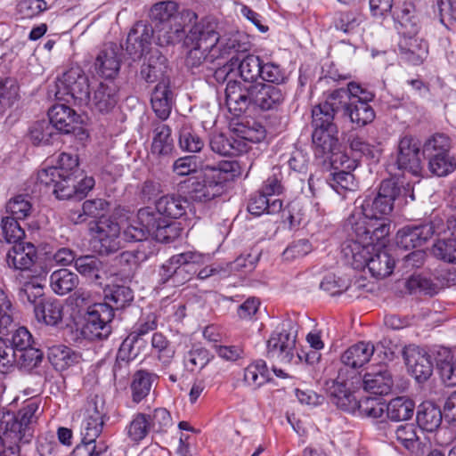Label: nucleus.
Wrapping results in <instances>:
<instances>
[{"instance_id":"obj_1","label":"nucleus","mask_w":456,"mask_h":456,"mask_svg":"<svg viewBox=\"0 0 456 456\" xmlns=\"http://www.w3.org/2000/svg\"><path fill=\"white\" fill-rule=\"evenodd\" d=\"M167 60L159 50L145 56L140 69V77L146 83L158 82L151 97L153 111L159 118H168L173 104V94L169 88V79L166 77Z\"/></svg>"},{"instance_id":"obj_2","label":"nucleus","mask_w":456,"mask_h":456,"mask_svg":"<svg viewBox=\"0 0 456 456\" xmlns=\"http://www.w3.org/2000/svg\"><path fill=\"white\" fill-rule=\"evenodd\" d=\"M216 27V22L202 19L189 29L185 45L192 48L188 52L185 60L188 68L196 69L206 62L214 61L216 45L219 39Z\"/></svg>"},{"instance_id":"obj_3","label":"nucleus","mask_w":456,"mask_h":456,"mask_svg":"<svg viewBox=\"0 0 456 456\" xmlns=\"http://www.w3.org/2000/svg\"><path fill=\"white\" fill-rule=\"evenodd\" d=\"M284 99L285 93L281 88L261 82L242 89V94L228 102L226 106L234 115H240L250 107L262 110H274Z\"/></svg>"},{"instance_id":"obj_4","label":"nucleus","mask_w":456,"mask_h":456,"mask_svg":"<svg viewBox=\"0 0 456 456\" xmlns=\"http://www.w3.org/2000/svg\"><path fill=\"white\" fill-rule=\"evenodd\" d=\"M342 253L354 269L368 267L373 277L389 276L395 268V260L386 251H379L370 256V249L361 242L346 240L342 245Z\"/></svg>"},{"instance_id":"obj_5","label":"nucleus","mask_w":456,"mask_h":456,"mask_svg":"<svg viewBox=\"0 0 456 456\" xmlns=\"http://www.w3.org/2000/svg\"><path fill=\"white\" fill-rule=\"evenodd\" d=\"M87 415L83 422L82 442L73 450L72 456H102L108 450L104 442L96 443L102 434L105 419H108L103 405L98 407L94 402L87 409Z\"/></svg>"},{"instance_id":"obj_6","label":"nucleus","mask_w":456,"mask_h":456,"mask_svg":"<svg viewBox=\"0 0 456 456\" xmlns=\"http://www.w3.org/2000/svg\"><path fill=\"white\" fill-rule=\"evenodd\" d=\"M78 166L77 154L60 153L54 166L43 168L38 172L36 183L37 190L43 193L42 196L49 195L55 183H69L78 171Z\"/></svg>"},{"instance_id":"obj_7","label":"nucleus","mask_w":456,"mask_h":456,"mask_svg":"<svg viewBox=\"0 0 456 456\" xmlns=\"http://www.w3.org/2000/svg\"><path fill=\"white\" fill-rule=\"evenodd\" d=\"M232 66L238 65L241 81L230 80L225 87V103L242 94V89H248L249 86L261 83L258 78L261 75L263 60L254 54H248L241 60L239 56L231 58Z\"/></svg>"},{"instance_id":"obj_8","label":"nucleus","mask_w":456,"mask_h":456,"mask_svg":"<svg viewBox=\"0 0 456 456\" xmlns=\"http://www.w3.org/2000/svg\"><path fill=\"white\" fill-rule=\"evenodd\" d=\"M114 318L113 307L108 303L88 305L81 333L88 340H103L111 333L110 322Z\"/></svg>"},{"instance_id":"obj_9","label":"nucleus","mask_w":456,"mask_h":456,"mask_svg":"<svg viewBox=\"0 0 456 456\" xmlns=\"http://www.w3.org/2000/svg\"><path fill=\"white\" fill-rule=\"evenodd\" d=\"M197 20L198 16L194 12L184 10L182 12V16H176L167 23L156 25V28H153L156 44L163 47L183 41L186 45L188 31L195 23H199Z\"/></svg>"},{"instance_id":"obj_10","label":"nucleus","mask_w":456,"mask_h":456,"mask_svg":"<svg viewBox=\"0 0 456 456\" xmlns=\"http://www.w3.org/2000/svg\"><path fill=\"white\" fill-rule=\"evenodd\" d=\"M362 387V376L353 371L346 376L344 369H340L337 379L329 388V396L331 403L344 411L355 413L357 398L355 390Z\"/></svg>"},{"instance_id":"obj_11","label":"nucleus","mask_w":456,"mask_h":456,"mask_svg":"<svg viewBox=\"0 0 456 456\" xmlns=\"http://www.w3.org/2000/svg\"><path fill=\"white\" fill-rule=\"evenodd\" d=\"M118 214L110 217L101 218L90 224L89 231L94 239V248L100 255L117 252L120 245V225L113 220Z\"/></svg>"},{"instance_id":"obj_12","label":"nucleus","mask_w":456,"mask_h":456,"mask_svg":"<svg viewBox=\"0 0 456 456\" xmlns=\"http://www.w3.org/2000/svg\"><path fill=\"white\" fill-rule=\"evenodd\" d=\"M55 97L69 102L68 98L80 102L89 99V80L79 68H72L62 74L55 83Z\"/></svg>"},{"instance_id":"obj_13","label":"nucleus","mask_w":456,"mask_h":456,"mask_svg":"<svg viewBox=\"0 0 456 456\" xmlns=\"http://www.w3.org/2000/svg\"><path fill=\"white\" fill-rule=\"evenodd\" d=\"M291 322H283L267 340V357L283 363H289L294 358L296 336L291 333Z\"/></svg>"},{"instance_id":"obj_14","label":"nucleus","mask_w":456,"mask_h":456,"mask_svg":"<svg viewBox=\"0 0 456 456\" xmlns=\"http://www.w3.org/2000/svg\"><path fill=\"white\" fill-rule=\"evenodd\" d=\"M246 209L253 217L281 212L282 217L291 226L299 224L303 216L299 201H288L286 206H283V201H248Z\"/></svg>"},{"instance_id":"obj_15","label":"nucleus","mask_w":456,"mask_h":456,"mask_svg":"<svg viewBox=\"0 0 456 456\" xmlns=\"http://www.w3.org/2000/svg\"><path fill=\"white\" fill-rule=\"evenodd\" d=\"M395 165L403 173H409L415 176L420 175L422 161L420 143L418 139L411 135H404L400 139Z\"/></svg>"},{"instance_id":"obj_16","label":"nucleus","mask_w":456,"mask_h":456,"mask_svg":"<svg viewBox=\"0 0 456 456\" xmlns=\"http://www.w3.org/2000/svg\"><path fill=\"white\" fill-rule=\"evenodd\" d=\"M122 63V48L115 43L104 44L97 52L94 62L96 73L110 81L118 75Z\"/></svg>"},{"instance_id":"obj_17","label":"nucleus","mask_w":456,"mask_h":456,"mask_svg":"<svg viewBox=\"0 0 456 456\" xmlns=\"http://www.w3.org/2000/svg\"><path fill=\"white\" fill-rule=\"evenodd\" d=\"M155 33L153 27L145 21L139 20L130 28L126 52L133 61L140 60L144 54H150V48Z\"/></svg>"},{"instance_id":"obj_18","label":"nucleus","mask_w":456,"mask_h":456,"mask_svg":"<svg viewBox=\"0 0 456 456\" xmlns=\"http://www.w3.org/2000/svg\"><path fill=\"white\" fill-rule=\"evenodd\" d=\"M49 122L60 133L70 134L76 133L81 134L80 139L88 134L78 126L79 116L70 107L65 104H55L48 110Z\"/></svg>"},{"instance_id":"obj_19","label":"nucleus","mask_w":456,"mask_h":456,"mask_svg":"<svg viewBox=\"0 0 456 456\" xmlns=\"http://www.w3.org/2000/svg\"><path fill=\"white\" fill-rule=\"evenodd\" d=\"M436 233L433 223L417 226H405L396 233V245L404 250L421 247Z\"/></svg>"},{"instance_id":"obj_20","label":"nucleus","mask_w":456,"mask_h":456,"mask_svg":"<svg viewBox=\"0 0 456 456\" xmlns=\"http://www.w3.org/2000/svg\"><path fill=\"white\" fill-rule=\"evenodd\" d=\"M119 87L113 81L101 82L89 94L87 102L91 107L101 113L111 111L119 100Z\"/></svg>"},{"instance_id":"obj_21","label":"nucleus","mask_w":456,"mask_h":456,"mask_svg":"<svg viewBox=\"0 0 456 456\" xmlns=\"http://www.w3.org/2000/svg\"><path fill=\"white\" fill-rule=\"evenodd\" d=\"M416 36H402L398 43L402 60L414 66L422 64L428 55V42Z\"/></svg>"},{"instance_id":"obj_22","label":"nucleus","mask_w":456,"mask_h":456,"mask_svg":"<svg viewBox=\"0 0 456 456\" xmlns=\"http://www.w3.org/2000/svg\"><path fill=\"white\" fill-rule=\"evenodd\" d=\"M150 208H142L138 210L137 220L130 223L121 233L124 240L127 242H141L151 237L154 228V217Z\"/></svg>"},{"instance_id":"obj_23","label":"nucleus","mask_w":456,"mask_h":456,"mask_svg":"<svg viewBox=\"0 0 456 456\" xmlns=\"http://www.w3.org/2000/svg\"><path fill=\"white\" fill-rule=\"evenodd\" d=\"M407 366L419 382L426 381L433 373L431 356L419 347H409L403 352Z\"/></svg>"},{"instance_id":"obj_24","label":"nucleus","mask_w":456,"mask_h":456,"mask_svg":"<svg viewBox=\"0 0 456 456\" xmlns=\"http://www.w3.org/2000/svg\"><path fill=\"white\" fill-rule=\"evenodd\" d=\"M393 385V376L387 366L372 368L362 377V386L365 391L370 394L387 395L390 393Z\"/></svg>"},{"instance_id":"obj_25","label":"nucleus","mask_w":456,"mask_h":456,"mask_svg":"<svg viewBox=\"0 0 456 456\" xmlns=\"http://www.w3.org/2000/svg\"><path fill=\"white\" fill-rule=\"evenodd\" d=\"M375 351L371 343L359 342L348 347L341 355V362L344 364L346 375H352L353 371L366 364Z\"/></svg>"},{"instance_id":"obj_26","label":"nucleus","mask_w":456,"mask_h":456,"mask_svg":"<svg viewBox=\"0 0 456 456\" xmlns=\"http://www.w3.org/2000/svg\"><path fill=\"white\" fill-rule=\"evenodd\" d=\"M37 260V248L30 242L16 244L6 254L8 266L16 270L30 271Z\"/></svg>"},{"instance_id":"obj_27","label":"nucleus","mask_w":456,"mask_h":456,"mask_svg":"<svg viewBox=\"0 0 456 456\" xmlns=\"http://www.w3.org/2000/svg\"><path fill=\"white\" fill-rule=\"evenodd\" d=\"M94 184L95 182L92 176H86L76 183L74 175L69 183H62V182L55 183L50 194L55 195L57 200H70L72 197L83 200L94 188Z\"/></svg>"},{"instance_id":"obj_28","label":"nucleus","mask_w":456,"mask_h":456,"mask_svg":"<svg viewBox=\"0 0 456 456\" xmlns=\"http://www.w3.org/2000/svg\"><path fill=\"white\" fill-rule=\"evenodd\" d=\"M396 28L402 36L417 35L419 29V17L412 0H406L394 13Z\"/></svg>"},{"instance_id":"obj_29","label":"nucleus","mask_w":456,"mask_h":456,"mask_svg":"<svg viewBox=\"0 0 456 456\" xmlns=\"http://www.w3.org/2000/svg\"><path fill=\"white\" fill-rule=\"evenodd\" d=\"M373 98V94H365L363 101L354 99V102L349 104L346 117L350 119L355 127H363L374 120L376 114L369 103Z\"/></svg>"},{"instance_id":"obj_30","label":"nucleus","mask_w":456,"mask_h":456,"mask_svg":"<svg viewBox=\"0 0 456 456\" xmlns=\"http://www.w3.org/2000/svg\"><path fill=\"white\" fill-rule=\"evenodd\" d=\"M416 420L420 429L435 432L442 424V411L435 403L424 401L417 408Z\"/></svg>"},{"instance_id":"obj_31","label":"nucleus","mask_w":456,"mask_h":456,"mask_svg":"<svg viewBox=\"0 0 456 456\" xmlns=\"http://www.w3.org/2000/svg\"><path fill=\"white\" fill-rule=\"evenodd\" d=\"M159 379V375L149 370L141 369L132 376L130 383L131 398L134 403H140L151 390L152 385Z\"/></svg>"},{"instance_id":"obj_32","label":"nucleus","mask_w":456,"mask_h":456,"mask_svg":"<svg viewBox=\"0 0 456 456\" xmlns=\"http://www.w3.org/2000/svg\"><path fill=\"white\" fill-rule=\"evenodd\" d=\"M312 134L315 153L322 156L333 152L338 145V129L337 126L314 127Z\"/></svg>"},{"instance_id":"obj_33","label":"nucleus","mask_w":456,"mask_h":456,"mask_svg":"<svg viewBox=\"0 0 456 456\" xmlns=\"http://www.w3.org/2000/svg\"><path fill=\"white\" fill-rule=\"evenodd\" d=\"M395 438L405 449L416 456H424L429 446L422 444L417 436V428L413 424L400 425L395 432Z\"/></svg>"},{"instance_id":"obj_34","label":"nucleus","mask_w":456,"mask_h":456,"mask_svg":"<svg viewBox=\"0 0 456 456\" xmlns=\"http://www.w3.org/2000/svg\"><path fill=\"white\" fill-rule=\"evenodd\" d=\"M199 167L224 172H227L232 168L230 162H224L216 167L203 165L198 157L195 155H190L177 159L174 162L172 169L176 175L184 176L195 173Z\"/></svg>"},{"instance_id":"obj_35","label":"nucleus","mask_w":456,"mask_h":456,"mask_svg":"<svg viewBox=\"0 0 456 456\" xmlns=\"http://www.w3.org/2000/svg\"><path fill=\"white\" fill-rule=\"evenodd\" d=\"M110 207V201H84L81 208L69 211L68 218L74 224L86 222L88 217L99 220L106 217Z\"/></svg>"},{"instance_id":"obj_36","label":"nucleus","mask_w":456,"mask_h":456,"mask_svg":"<svg viewBox=\"0 0 456 456\" xmlns=\"http://www.w3.org/2000/svg\"><path fill=\"white\" fill-rule=\"evenodd\" d=\"M62 311V304L54 298L40 299L34 307L37 321L50 326H56L61 322Z\"/></svg>"},{"instance_id":"obj_37","label":"nucleus","mask_w":456,"mask_h":456,"mask_svg":"<svg viewBox=\"0 0 456 456\" xmlns=\"http://www.w3.org/2000/svg\"><path fill=\"white\" fill-rule=\"evenodd\" d=\"M47 357L57 370H64L78 363L81 355L64 345H54L48 347Z\"/></svg>"},{"instance_id":"obj_38","label":"nucleus","mask_w":456,"mask_h":456,"mask_svg":"<svg viewBox=\"0 0 456 456\" xmlns=\"http://www.w3.org/2000/svg\"><path fill=\"white\" fill-rule=\"evenodd\" d=\"M202 255L186 251L181 254L174 255L165 264L162 265L159 270V282L161 284L170 283L172 286L173 276L175 273V266L177 264H187V263H202Z\"/></svg>"},{"instance_id":"obj_39","label":"nucleus","mask_w":456,"mask_h":456,"mask_svg":"<svg viewBox=\"0 0 456 456\" xmlns=\"http://www.w3.org/2000/svg\"><path fill=\"white\" fill-rule=\"evenodd\" d=\"M140 340L128 333L126 338L122 341L113 364L112 371L116 377L124 368H127L129 363L133 362L140 354L139 349L135 348V344Z\"/></svg>"},{"instance_id":"obj_40","label":"nucleus","mask_w":456,"mask_h":456,"mask_svg":"<svg viewBox=\"0 0 456 456\" xmlns=\"http://www.w3.org/2000/svg\"><path fill=\"white\" fill-rule=\"evenodd\" d=\"M382 223L377 226H361L360 224H356L355 232L357 239L352 240L353 241L361 242L365 247L372 246L376 243H379L385 239L390 232V224L386 223L385 220H381Z\"/></svg>"},{"instance_id":"obj_41","label":"nucleus","mask_w":456,"mask_h":456,"mask_svg":"<svg viewBox=\"0 0 456 456\" xmlns=\"http://www.w3.org/2000/svg\"><path fill=\"white\" fill-rule=\"evenodd\" d=\"M414 190L410 183H399L394 179L383 180L379 187L378 198L384 200H414Z\"/></svg>"},{"instance_id":"obj_42","label":"nucleus","mask_w":456,"mask_h":456,"mask_svg":"<svg viewBox=\"0 0 456 456\" xmlns=\"http://www.w3.org/2000/svg\"><path fill=\"white\" fill-rule=\"evenodd\" d=\"M79 283L78 276L68 269H59L50 275V286L60 296L71 292Z\"/></svg>"},{"instance_id":"obj_43","label":"nucleus","mask_w":456,"mask_h":456,"mask_svg":"<svg viewBox=\"0 0 456 456\" xmlns=\"http://www.w3.org/2000/svg\"><path fill=\"white\" fill-rule=\"evenodd\" d=\"M214 358V354L205 347L193 346L184 353L183 363L188 372L195 373L205 368Z\"/></svg>"},{"instance_id":"obj_44","label":"nucleus","mask_w":456,"mask_h":456,"mask_svg":"<svg viewBox=\"0 0 456 456\" xmlns=\"http://www.w3.org/2000/svg\"><path fill=\"white\" fill-rule=\"evenodd\" d=\"M270 380V373L266 362L262 360H256L248 364L244 370L243 381L246 386L256 390Z\"/></svg>"},{"instance_id":"obj_45","label":"nucleus","mask_w":456,"mask_h":456,"mask_svg":"<svg viewBox=\"0 0 456 456\" xmlns=\"http://www.w3.org/2000/svg\"><path fill=\"white\" fill-rule=\"evenodd\" d=\"M182 188L186 187L189 189V193H195L191 196V200H201L202 197L206 200H215L224 191V183L223 182L209 183L208 185L200 183L197 181H184L181 183Z\"/></svg>"},{"instance_id":"obj_46","label":"nucleus","mask_w":456,"mask_h":456,"mask_svg":"<svg viewBox=\"0 0 456 456\" xmlns=\"http://www.w3.org/2000/svg\"><path fill=\"white\" fill-rule=\"evenodd\" d=\"M174 150L171 128L165 124L158 123L153 129L151 152L158 156H167Z\"/></svg>"},{"instance_id":"obj_47","label":"nucleus","mask_w":456,"mask_h":456,"mask_svg":"<svg viewBox=\"0 0 456 456\" xmlns=\"http://www.w3.org/2000/svg\"><path fill=\"white\" fill-rule=\"evenodd\" d=\"M415 409L414 402L406 396H397L386 404L387 417L394 421L410 419Z\"/></svg>"},{"instance_id":"obj_48","label":"nucleus","mask_w":456,"mask_h":456,"mask_svg":"<svg viewBox=\"0 0 456 456\" xmlns=\"http://www.w3.org/2000/svg\"><path fill=\"white\" fill-rule=\"evenodd\" d=\"M178 146L182 151L200 152L205 146L204 140L190 124H183L178 131Z\"/></svg>"},{"instance_id":"obj_49","label":"nucleus","mask_w":456,"mask_h":456,"mask_svg":"<svg viewBox=\"0 0 456 456\" xmlns=\"http://www.w3.org/2000/svg\"><path fill=\"white\" fill-rule=\"evenodd\" d=\"M104 303H108L115 309H121L129 305L134 300L133 290L126 285L114 284L104 290Z\"/></svg>"},{"instance_id":"obj_50","label":"nucleus","mask_w":456,"mask_h":456,"mask_svg":"<svg viewBox=\"0 0 456 456\" xmlns=\"http://www.w3.org/2000/svg\"><path fill=\"white\" fill-rule=\"evenodd\" d=\"M211 150L222 156H237L244 151L242 142L233 136L217 134L210 140Z\"/></svg>"},{"instance_id":"obj_51","label":"nucleus","mask_w":456,"mask_h":456,"mask_svg":"<svg viewBox=\"0 0 456 456\" xmlns=\"http://www.w3.org/2000/svg\"><path fill=\"white\" fill-rule=\"evenodd\" d=\"M151 351L156 355L163 368H167L175 356V349L170 341L161 332H155L151 341Z\"/></svg>"},{"instance_id":"obj_52","label":"nucleus","mask_w":456,"mask_h":456,"mask_svg":"<svg viewBox=\"0 0 456 456\" xmlns=\"http://www.w3.org/2000/svg\"><path fill=\"white\" fill-rule=\"evenodd\" d=\"M76 270L92 282L101 283L102 263L94 256H81L75 261Z\"/></svg>"},{"instance_id":"obj_53","label":"nucleus","mask_w":456,"mask_h":456,"mask_svg":"<svg viewBox=\"0 0 456 456\" xmlns=\"http://www.w3.org/2000/svg\"><path fill=\"white\" fill-rule=\"evenodd\" d=\"M233 133L239 139L250 142H260L266 135L265 126L254 120L236 124Z\"/></svg>"},{"instance_id":"obj_54","label":"nucleus","mask_w":456,"mask_h":456,"mask_svg":"<svg viewBox=\"0 0 456 456\" xmlns=\"http://www.w3.org/2000/svg\"><path fill=\"white\" fill-rule=\"evenodd\" d=\"M151 428L147 420V413H135L129 424L126 427V433L129 440L138 444L147 437L151 432Z\"/></svg>"},{"instance_id":"obj_55","label":"nucleus","mask_w":456,"mask_h":456,"mask_svg":"<svg viewBox=\"0 0 456 456\" xmlns=\"http://www.w3.org/2000/svg\"><path fill=\"white\" fill-rule=\"evenodd\" d=\"M451 139L444 134H435L423 145V155L428 160L450 153Z\"/></svg>"},{"instance_id":"obj_56","label":"nucleus","mask_w":456,"mask_h":456,"mask_svg":"<svg viewBox=\"0 0 456 456\" xmlns=\"http://www.w3.org/2000/svg\"><path fill=\"white\" fill-rule=\"evenodd\" d=\"M33 436L31 428H26L20 421L14 417L11 421L5 424L4 431L0 436L3 441H12L15 443H29Z\"/></svg>"},{"instance_id":"obj_57","label":"nucleus","mask_w":456,"mask_h":456,"mask_svg":"<svg viewBox=\"0 0 456 456\" xmlns=\"http://www.w3.org/2000/svg\"><path fill=\"white\" fill-rule=\"evenodd\" d=\"M152 211V217L178 219L185 215V207L181 201H153L152 206H147Z\"/></svg>"},{"instance_id":"obj_58","label":"nucleus","mask_w":456,"mask_h":456,"mask_svg":"<svg viewBox=\"0 0 456 456\" xmlns=\"http://www.w3.org/2000/svg\"><path fill=\"white\" fill-rule=\"evenodd\" d=\"M177 9V4L173 1L155 4L151 9V18L154 22V28H156V25L167 23L176 16H182V12H178Z\"/></svg>"},{"instance_id":"obj_59","label":"nucleus","mask_w":456,"mask_h":456,"mask_svg":"<svg viewBox=\"0 0 456 456\" xmlns=\"http://www.w3.org/2000/svg\"><path fill=\"white\" fill-rule=\"evenodd\" d=\"M440 236L433 245V255L444 262L456 264V240L443 234Z\"/></svg>"},{"instance_id":"obj_60","label":"nucleus","mask_w":456,"mask_h":456,"mask_svg":"<svg viewBox=\"0 0 456 456\" xmlns=\"http://www.w3.org/2000/svg\"><path fill=\"white\" fill-rule=\"evenodd\" d=\"M29 134L34 144H51L58 133L48 120H41L31 127Z\"/></svg>"},{"instance_id":"obj_61","label":"nucleus","mask_w":456,"mask_h":456,"mask_svg":"<svg viewBox=\"0 0 456 456\" xmlns=\"http://www.w3.org/2000/svg\"><path fill=\"white\" fill-rule=\"evenodd\" d=\"M386 411V403L380 398L365 397L356 401L355 412L362 416L379 419L383 416Z\"/></svg>"},{"instance_id":"obj_62","label":"nucleus","mask_w":456,"mask_h":456,"mask_svg":"<svg viewBox=\"0 0 456 456\" xmlns=\"http://www.w3.org/2000/svg\"><path fill=\"white\" fill-rule=\"evenodd\" d=\"M362 213L365 218L372 220H385L393 211L391 201H362Z\"/></svg>"},{"instance_id":"obj_63","label":"nucleus","mask_w":456,"mask_h":456,"mask_svg":"<svg viewBox=\"0 0 456 456\" xmlns=\"http://www.w3.org/2000/svg\"><path fill=\"white\" fill-rule=\"evenodd\" d=\"M147 420L151 430L154 433H166L173 425L170 412L166 408H156L147 413Z\"/></svg>"},{"instance_id":"obj_64","label":"nucleus","mask_w":456,"mask_h":456,"mask_svg":"<svg viewBox=\"0 0 456 456\" xmlns=\"http://www.w3.org/2000/svg\"><path fill=\"white\" fill-rule=\"evenodd\" d=\"M159 315L156 313L142 312L129 333L141 340L143 336L157 329Z\"/></svg>"}]
</instances>
